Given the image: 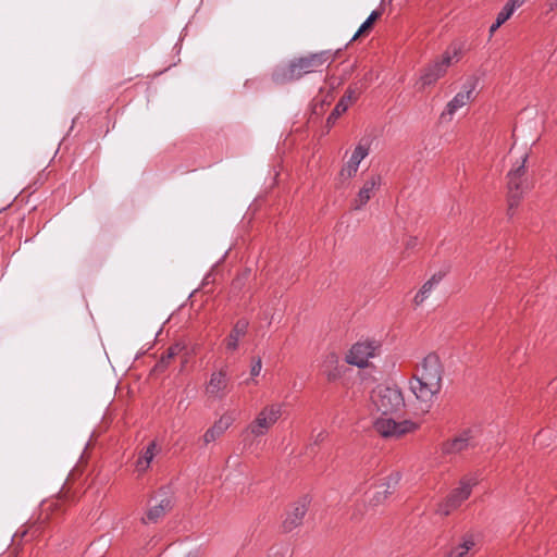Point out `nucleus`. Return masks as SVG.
I'll return each instance as SVG.
<instances>
[{
	"label": "nucleus",
	"mask_w": 557,
	"mask_h": 557,
	"mask_svg": "<svg viewBox=\"0 0 557 557\" xmlns=\"http://www.w3.org/2000/svg\"><path fill=\"white\" fill-rule=\"evenodd\" d=\"M331 51H320L293 59L288 64L276 66L272 79L276 84H287L300 79L302 76L315 72L325 63L334 60Z\"/></svg>",
	"instance_id": "f257e3e1"
},
{
	"label": "nucleus",
	"mask_w": 557,
	"mask_h": 557,
	"mask_svg": "<svg viewBox=\"0 0 557 557\" xmlns=\"http://www.w3.org/2000/svg\"><path fill=\"white\" fill-rule=\"evenodd\" d=\"M460 59V49L454 48L451 51H445L442 57L435 59L433 62L428 64L422 71L420 75V84L421 87L424 88L426 86H431L435 84L440 78H442L448 67L458 62Z\"/></svg>",
	"instance_id": "f03ea898"
},
{
	"label": "nucleus",
	"mask_w": 557,
	"mask_h": 557,
	"mask_svg": "<svg viewBox=\"0 0 557 557\" xmlns=\"http://www.w3.org/2000/svg\"><path fill=\"white\" fill-rule=\"evenodd\" d=\"M371 399L382 416L397 412L405 405L403 394L397 386L379 385L373 391Z\"/></svg>",
	"instance_id": "7ed1b4c3"
},
{
	"label": "nucleus",
	"mask_w": 557,
	"mask_h": 557,
	"mask_svg": "<svg viewBox=\"0 0 557 557\" xmlns=\"http://www.w3.org/2000/svg\"><path fill=\"white\" fill-rule=\"evenodd\" d=\"M528 160V154L525 153L522 157V163L511 170L508 173V213L512 214L515 208L518 207L520 200L522 199L524 193H527L531 185L525 178V162Z\"/></svg>",
	"instance_id": "20e7f679"
},
{
	"label": "nucleus",
	"mask_w": 557,
	"mask_h": 557,
	"mask_svg": "<svg viewBox=\"0 0 557 557\" xmlns=\"http://www.w3.org/2000/svg\"><path fill=\"white\" fill-rule=\"evenodd\" d=\"M284 405L273 403L264 406L250 422L247 430L255 436H263L277 422L283 413Z\"/></svg>",
	"instance_id": "39448f33"
},
{
	"label": "nucleus",
	"mask_w": 557,
	"mask_h": 557,
	"mask_svg": "<svg viewBox=\"0 0 557 557\" xmlns=\"http://www.w3.org/2000/svg\"><path fill=\"white\" fill-rule=\"evenodd\" d=\"M478 484V479L473 476H465L460 480V485L454 488L447 498L438 505L437 512L448 516L453 510L458 508L471 495L472 487Z\"/></svg>",
	"instance_id": "423d86ee"
},
{
	"label": "nucleus",
	"mask_w": 557,
	"mask_h": 557,
	"mask_svg": "<svg viewBox=\"0 0 557 557\" xmlns=\"http://www.w3.org/2000/svg\"><path fill=\"white\" fill-rule=\"evenodd\" d=\"M479 78L475 76H470L467 78L465 84L462 85V90L459 91L445 107L444 111L441 114V119L449 117L451 120L453 115L462 107L468 104L470 101L474 99V91L478 86Z\"/></svg>",
	"instance_id": "0eeeda50"
},
{
	"label": "nucleus",
	"mask_w": 557,
	"mask_h": 557,
	"mask_svg": "<svg viewBox=\"0 0 557 557\" xmlns=\"http://www.w3.org/2000/svg\"><path fill=\"white\" fill-rule=\"evenodd\" d=\"M417 428L418 425L410 420L397 422L387 416L377 418L374 422L375 431L384 437H399Z\"/></svg>",
	"instance_id": "6e6552de"
},
{
	"label": "nucleus",
	"mask_w": 557,
	"mask_h": 557,
	"mask_svg": "<svg viewBox=\"0 0 557 557\" xmlns=\"http://www.w3.org/2000/svg\"><path fill=\"white\" fill-rule=\"evenodd\" d=\"M414 375L442 387L443 367L436 354H429L416 368Z\"/></svg>",
	"instance_id": "1a4fd4ad"
},
{
	"label": "nucleus",
	"mask_w": 557,
	"mask_h": 557,
	"mask_svg": "<svg viewBox=\"0 0 557 557\" xmlns=\"http://www.w3.org/2000/svg\"><path fill=\"white\" fill-rule=\"evenodd\" d=\"M409 387L416 398L421 404H423L426 409L430 408L431 404L434 401L435 397L438 395L442 388L440 385L420 379L414 374L409 382Z\"/></svg>",
	"instance_id": "9d476101"
},
{
	"label": "nucleus",
	"mask_w": 557,
	"mask_h": 557,
	"mask_svg": "<svg viewBox=\"0 0 557 557\" xmlns=\"http://www.w3.org/2000/svg\"><path fill=\"white\" fill-rule=\"evenodd\" d=\"M475 430L468 428L462 430L454 438L446 441L442 450L445 455H457L474 447Z\"/></svg>",
	"instance_id": "9b49d317"
},
{
	"label": "nucleus",
	"mask_w": 557,
	"mask_h": 557,
	"mask_svg": "<svg viewBox=\"0 0 557 557\" xmlns=\"http://www.w3.org/2000/svg\"><path fill=\"white\" fill-rule=\"evenodd\" d=\"M376 348L374 342H358L350 348L346 361L349 364L364 368L368 366L369 358L374 356Z\"/></svg>",
	"instance_id": "f8f14e48"
},
{
	"label": "nucleus",
	"mask_w": 557,
	"mask_h": 557,
	"mask_svg": "<svg viewBox=\"0 0 557 557\" xmlns=\"http://www.w3.org/2000/svg\"><path fill=\"white\" fill-rule=\"evenodd\" d=\"M230 376L226 368L214 371L210 375V380L206 385V393L216 399H222L228 392Z\"/></svg>",
	"instance_id": "ddd939ff"
},
{
	"label": "nucleus",
	"mask_w": 557,
	"mask_h": 557,
	"mask_svg": "<svg viewBox=\"0 0 557 557\" xmlns=\"http://www.w3.org/2000/svg\"><path fill=\"white\" fill-rule=\"evenodd\" d=\"M309 504L310 499L305 496L292 505L282 524L284 532H292L302 523Z\"/></svg>",
	"instance_id": "4468645a"
},
{
	"label": "nucleus",
	"mask_w": 557,
	"mask_h": 557,
	"mask_svg": "<svg viewBox=\"0 0 557 557\" xmlns=\"http://www.w3.org/2000/svg\"><path fill=\"white\" fill-rule=\"evenodd\" d=\"M381 181L382 178L379 174H373L364 181L352 202L354 210H360L367 205V202L373 197L375 189L381 185Z\"/></svg>",
	"instance_id": "2eb2a0df"
},
{
	"label": "nucleus",
	"mask_w": 557,
	"mask_h": 557,
	"mask_svg": "<svg viewBox=\"0 0 557 557\" xmlns=\"http://www.w3.org/2000/svg\"><path fill=\"white\" fill-rule=\"evenodd\" d=\"M369 148L368 146L363 145L362 143H359L355 150L352 151V154L348 162L342 168L341 170V177L342 178H351L356 175L359 169L360 162L368 156Z\"/></svg>",
	"instance_id": "dca6fc26"
},
{
	"label": "nucleus",
	"mask_w": 557,
	"mask_h": 557,
	"mask_svg": "<svg viewBox=\"0 0 557 557\" xmlns=\"http://www.w3.org/2000/svg\"><path fill=\"white\" fill-rule=\"evenodd\" d=\"M249 327L247 319H239L231 330L230 334L224 339V345L227 352H234L238 349L240 338L245 337Z\"/></svg>",
	"instance_id": "f3484780"
},
{
	"label": "nucleus",
	"mask_w": 557,
	"mask_h": 557,
	"mask_svg": "<svg viewBox=\"0 0 557 557\" xmlns=\"http://www.w3.org/2000/svg\"><path fill=\"white\" fill-rule=\"evenodd\" d=\"M357 98L358 91L355 88L349 87L329 115L326 125L331 127L335 121L347 111L349 104L357 100Z\"/></svg>",
	"instance_id": "a211bd4d"
},
{
	"label": "nucleus",
	"mask_w": 557,
	"mask_h": 557,
	"mask_svg": "<svg viewBox=\"0 0 557 557\" xmlns=\"http://www.w3.org/2000/svg\"><path fill=\"white\" fill-rule=\"evenodd\" d=\"M233 418L230 416L221 417L215 423L209 428L203 435V444L208 445L218 440L232 425Z\"/></svg>",
	"instance_id": "6ab92c4d"
},
{
	"label": "nucleus",
	"mask_w": 557,
	"mask_h": 557,
	"mask_svg": "<svg viewBox=\"0 0 557 557\" xmlns=\"http://www.w3.org/2000/svg\"><path fill=\"white\" fill-rule=\"evenodd\" d=\"M172 508V502L169 497L162 498L158 505L148 509L145 517L141 518L144 524L158 522Z\"/></svg>",
	"instance_id": "aec40b11"
},
{
	"label": "nucleus",
	"mask_w": 557,
	"mask_h": 557,
	"mask_svg": "<svg viewBox=\"0 0 557 557\" xmlns=\"http://www.w3.org/2000/svg\"><path fill=\"white\" fill-rule=\"evenodd\" d=\"M474 546V535L467 533L462 536L461 542L458 545L450 548L446 557H469V553Z\"/></svg>",
	"instance_id": "412c9836"
},
{
	"label": "nucleus",
	"mask_w": 557,
	"mask_h": 557,
	"mask_svg": "<svg viewBox=\"0 0 557 557\" xmlns=\"http://www.w3.org/2000/svg\"><path fill=\"white\" fill-rule=\"evenodd\" d=\"M338 356L335 352H329L322 363L323 373L329 381H335L341 376V371L337 367Z\"/></svg>",
	"instance_id": "4be33fe9"
},
{
	"label": "nucleus",
	"mask_w": 557,
	"mask_h": 557,
	"mask_svg": "<svg viewBox=\"0 0 557 557\" xmlns=\"http://www.w3.org/2000/svg\"><path fill=\"white\" fill-rule=\"evenodd\" d=\"M157 451V443L151 442L140 454L137 462L136 470L139 473H144L149 467L151 461L153 460Z\"/></svg>",
	"instance_id": "5701e85b"
},
{
	"label": "nucleus",
	"mask_w": 557,
	"mask_h": 557,
	"mask_svg": "<svg viewBox=\"0 0 557 557\" xmlns=\"http://www.w3.org/2000/svg\"><path fill=\"white\" fill-rule=\"evenodd\" d=\"M442 278V274H434L429 281H426L414 296V304L417 306L421 305L429 297L433 288L441 282Z\"/></svg>",
	"instance_id": "b1692460"
},
{
	"label": "nucleus",
	"mask_w": 557,
	"mask_h": 557,
	"mask_svg": "<svg viewBox=\"0 0 557 557\" xmlns=\"http://www.w3.org/2000/svg\"><path fill=\"white\" fill-rule=\"evenodd\" d=\"M183 350V346L175 344L168 348L166 352L161 357L158 368L163 369L168 367L170 361Z\"/></svg>",
	"instance_id": "393cba45"
},
{
	"label": "nucleus",
	"mask_w": 557,
	"mask_h": 557,
	"mask_svg": "<svg viewBox=\"0 0 557 557\" xmlns=\"http://www.w3.org/2000/svg\"><path fill=\"white\" fill-rule=\"evenodd\" d=\"M381 16V12L380 11H373L371 12V14L368 16V18L361 24V26L359 27V29L357 30V33L354 35L352 39L355 40L356 38H358L360 35L364 34L366 32H368L373 23Z\"/></svg>",
	"instance_id": "a878e982"
},
{
	"label": "nucleus",
	"mask_w": 557,
	"mask_h": 557,
	"mask_svg": "<svg viewBox=\"0 0 557 557\" xmlns=\"http://www.w3.org/2000/svg\"><path fill=\"white\" fill-rule=\"evenodd\" d=\"M400 478H401L400 473L395 472L386 479V482H384L380 485V487H384V495H388L393 492L395 486L399 483Z\"/></svg>",
	"instance_id": "bb28decb"
},
{
	"label": "nucleus",
	"mask_w": 557,
	"mask_h": 557,
	"mask_svg": "<svg viewBox=\"0 0 557 557\" xmlns=\"http://www.w3.org/2000/svg\"><path fill=\"white\" fill-rule=\"evenodd\" d=\"M552 434L553 433L549 430H542L534 438L535 444L541 447L548 445L547 441L552 440Z\"/></svg>",
	"instance_id": "cd10ccee"
},
{
	"label": "nucleus",
	"mask_w": 557,
	"mask_h": 557,
	"mask_svg": "<svg viewBox=\"0 0 557 557\" xmlns=\"http://www.w3.org/2000/svg\"><path fill=\"white\" fill-rule=\"evenodd\" d=\"M386 497H387V495H384V487H380V485H379L377 491H375L372 494L369 502L371 505L376 506V505L381 504Z\"/></svg>",
	"instance_id": "c85d7f7f"
},
{
	"label": "nucleus",
	"mask_w": 557,
	"mask_h": 557,
	"mask_svg": "<svg viewBox=\"0 0 557 557\" xmlns=\"http://www.w3.org/2000/svg\"><path fill=\"white\" fill-rule=\"evenodd\" d=\"M513 10L506 3L504 5V8L502 9V11L497 14V20H498V23H505L506 21H508L511 15L513 14Z\"/></svg>",
	"instance_id": "c756f323"
},
{
	"label": "nucleus",
	"mask_w": 557,
	"mask_h": 557,
	"mask_svg": "<svg viewBox=\"0 0 557 557\" xmlns=\"http://www.w3.org/2000/svg\"><path fill=\"white\" fill-rule=\"evenodd\" d=\"M261 369H262V361H261V358L258 357V358L253 359V361H252L251 369H250L251 376H258L261 372Z\"/></svg>",
	"instance_id": "7c9ffc66"
},
{
	"label": "nucleus",
	"mask_w": 557,
	"mask_h": 557,
	"mask_svg": "<svg viewBox=\"0 0 557 557\" xmlns=\"http://www.w3.org/2000/svg\"><path fill=\"white\" fill-rule=\"evenodd\" d=\"M528 0H508L507 1V4L513 10L516 11L517 9H519L520 7H522Z\"/></svg>",
	"instance_id": "2f4dec72"
},
{
	"label": "nucleus",
	"mask_w": 557,
	"mask_h": 557,
	"mask_svg": "<svg viewBox=\"0 0 557 557\" xmlns=\"http://www.w3.org/2000/svg\"><path fill=\"white\" fill-rule=\"evenodd\" d=\"M502 25L503 23H498V20L496 18V21L490 27V34L493 35Z\"/></svg>",
	"instance_id": "473e14b6"
},
{
	"label": "nucleus",
	"mask_w": 557,
	"mask_h": 557,
	"mask_svg": "<svg viewBox=\"0 0 557 557\" xmlns=\"http://www.w3.org/2000/svg\"><path fill=\"white\" fill-rule=\"evenodd\" d=\"M325 436H326V433L324 431L319 432L315 437V444L319 442H322L325 438Z\"/></svg>",
	"instance_id": "72a5a7b5"
},
{
	"label": "nucleus",
	"mask_w": 557,
	"mask_h": 557,
	"mask_svg": "<svg viewBox=\"0 0 557 557\" xmlns=\"http://www.w3.org/2000/svg\"><path fill=\"white\" fill-rule=\"evenodd\" d=\"M417 245V238H411L410 240H408L407 243V248H412Z\"/></svg>",
	"instance_id": "f704fd0d"
},
{
	"label": "nucleus",
	"mask_w": 557,
	"mask_h": 557,
	"mask_svg": "<svg viewBox=\"0 0 557 557\" xmlns=\"http://www.w3.org/2000/svg\"><path fill=\"white\" fill-rule=\"evenodd\" d=\"M549 7H550V9H554L555 7H557V0H549Z\"/></svg>",
	"instance_id": "c9c22d12"
},
{
	"label": "nucleus",
	"mask_w": 557,
	"mask_h": 557,
	"mask_svg": "<svg viewBox=\"0 0 557 557\" xmlns=\"http://www.w3.org/2000/svg\"><path fill=\"white\" fill-rule=\"evenodd\" d=\"M186 557H197L196 554L189 553Z\"/></svg>",
	"instance_id": "e433bc0d"
}]
</instances>
